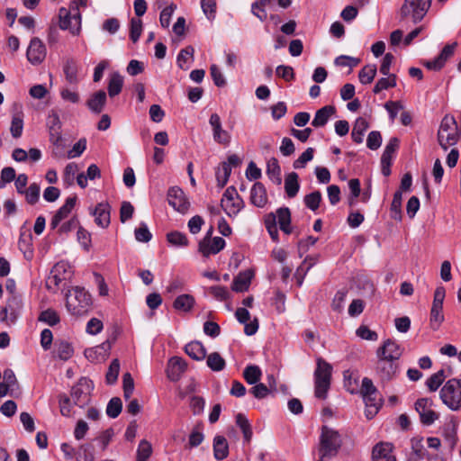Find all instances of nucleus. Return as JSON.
I'll use <instances>...</instances> for the list:
<instances>
[{
  "label": "nucleus",
  "mask_w": 461,
  "mask_h": 461,
  "mask_svg": "<svg viewBox=\"0 0 461 461\" xmlns=\"http://www.w3.org/2000/svg\"><path fill=\"white\" fill-rule=\"evenodd\" d=\"M342 446V438L338 430L326 425L321 427L319 455L321 458H331L337 456Z\"/></svg>",
  "instance_id": "f257e3e1"
},
{
  "label": "nucleus",
  "mask_w": 461,
  "mask_h": 461,
  "mask_svg": "<svg viewBox=\"0 0 461 461\" xmlns=\"http://www.w3.org/2000/svg\"><path fill=\"white\" fill-rule=\"evenodd\" d=\"M91 304L92 297L83 287L75 286L66 294L67 309L74 315H81L87 312Z\"/></svg>",
  "instance_id": "f03ea898"
},
{
  "label": "nucleus",
  "mask_w": 461,
  "mask_h": 461,
  "mask_svg": "<svg viewBox=\"0 0 461 461\" xmlns=\"http://www.w3.org/2000/svg\"><path fill=\"white\" fill-rule=\"evenodd\" d=\"M314 371V393L319 399H325L330 386L332 366L321 357L316 360Z\"/></svg>",
  "instance_id": "7ed1b4c3"
},
{
  "label": "nucleus",
  "mask_w": 461,
  "mask_h": 461,
  "mask_svg": "<svg viewBox=\"0 0 461 461\" xmlns=\"http://www.w3.org/2000/svg\"><path fill=\"white\" fill-rule=\"evenodd\" d=\"M431 5V0H404L400 15L402 20L410 18L413 23H420Z\"/></svg>",
  "instance_id": "20e7f679"
},
{
  "label": "nucleus",
  "mask_w": 461,
  "mask_h": 461,
  "mask_svg": "<svg viewBox=\"0 0 461 461\" xmlns=\"http://www.w3.org/2000/svg\"><path fill=\"white\" fill-rule=\"evenodd\" d=\"M438 141L444 150L457 143V125L453 116L447 115L442 119L438 131Z\"/></svg>",
  "instance_id": "39448f33"
},
{
  "label": "nucleus",
  "mask_w": 461,
  "mask_h": 461,
  "mask_svg": "<svg viewBox=\"0 0 461 461\" xmlns=\"http://www.w3.org/2000/svg\"><path fill=\"white\" fill-rule=\"evenodd\" d=\"M442 402L452 411L461 409V380H448L440 391Z\"/></svg>",
  "instance_id": "423d86ee"
},
{
  "label": "nucleus",
  "mask_w": 461,
  "mask_h": 461,
  "mask_svg": "<svg viewBox=\"0 0 461 461\" xmlns=\"http://www.w3.org/2000/svg\"><path fill=\"white\" fill-rule=\"evenodd\" d=\"M446 290L443 286H438L434 292L433 302L429 313V326L433 330H438L444 321L443 303Z\"/></svg>",
  "instance_id": "0eeeda50"
},
{
  "label": "nucleus",
  "mask_w": 461,
  "mask_h": 461,
  "mask_svg": "<svg viewBox=\"0 0 461 461\" xmlns=\"http://www.w3.org/2000/svg\"><path fill=\"white\" fill-rule=\"evenodd\" d=\"M221 206L229 216H233L237 215L243 208L244 202L237 194L236 189L233 186H230L223 194Z\"/></svg>",
  "instance_id": "6e6552de"
},
{
  "label": "nucleus",
  "mask_w": 461,
  "mask_h": 461,
  "mask_svg": "<svg viewBox=\"0 0 461 461\" xmlns=\"http://www.w3.org/2000/svg\"><path fill=\"white\" fill-rule=\"evenodd\" d=\"M59 26L61 30H68L73 35H78L80 33L81 15L79 12L71 15L67 8L61 7L59 10Z\"/></svg>",
  "instance_id": "1a4fd4ad"
},
{
  "label": "nucleus",
  "mask_w": 461,
  "mask_h": 461,
  "mask_svg": "<svg viewBox=\"0 0 461 461\" xmlns=\"http://www.w3.org/2000/svg\"><path fill=\"white\" fill-rule=\"evenodd\" d=\"M92 387L91 380L86 377L81 378L71 390V399L74 403L81 408L86 406L90 401Z\"/></svg>",
  "instance_id": "9d476101"
},
{
  "label": "nucleus",
  "mask_w": 461,
  "mask_h": 461,
  "mask_svg": "<svg viewBox=\"0 0 461 461\" xmlns=\"http://www.w3.org/2000/svg\"><path fill=\"white\" fill-rule=\"evenodd\" d=\"M433 401L429 398H420L415 402V410L420 415V422L425 426L433 424L439 417V414L431 409Z\"/></svg>",
  "instance_id": "9b49d317"
},
{
  "label": "nucleus",
  "mask_w": 461,
  "mask_h": 461,
  "mask_svg": "<svg viewBox=\"0 0 461 461\" xmlns=\"http://www.w3.org/2000/svg\"><path fill=\"white\" fill-rule=\"evenodd\" d=\"M47 55V50L42 41L37 37L31 40L26 51L28 61L34 66L41 64Z\"/></svg>",
  "instance_id": "f8f14e48"
},
{
  "label": "nucleus",
  "mask_w": 461,
  "mask_h": 461,
  "mask_svg": "<svg viewBox=\"0 0 461 461\" xmlns=\"http://www.w3.org/2000/svg\"><path fill=\"white\" fill-rule=\"evenodd\" d=\"M360 393L363 396L365 403L374 408V412L378 411L381 403L380 400L377 398V389L370 378H363Z\"/></svg>",
  "instance_id": "ddd939ff"
},
{
  "label": "nucleus",
  "mask_w": 461,
  "mask_h": 461,
  "mask_svg": "<svg viewBox=\"0 0 461 461\" xmlns=\"http://www.w3.org/2000/svg\"><path fill=\"white\" fill-rule=\"evenodd\" d=\"M398 365L395 361L384 357H377L375 374L383 382H388L396 376Z\"/></svg>",
  "instance_id": "4468645a"
},
{
  "label": "nucleus",
  "mask_w": 461,
  "mask_h": 461,
  "mask_svg": "<svg viewBox=\"0 0 461 461\" xmlns=\"http://www.w3.org/2000/svg\"><path fill=\"white\" fill-rule=\"evenodd\" d=\"M403 348L393 339H387L376 350L377 357L397 361L402 355Z\"/></svg>",
  "instance_id": "2eb2a0df"
},
{
  "label": "nucleus",
  "mask_w": 461,
  "mask_h": 461,
  "mask_svg": "<svg viewBox=\"0 0 461 461\" xmlns=\"http://www.w3.org/2000/svg\"><path fill=\"white\" fill-rule=\"evenodd\" d=\"M168 203L177 212L185 213L189 207V202L186 199L183 190L173 186L167 192Z\"/></svg>",
  "instance_id": "dca6fc26"
},
{
  "label": "nucleus",
  "mask_w": 461,
  "mask_h": 461,
  "mask_svg": "<svg viewBox=\"0 0 461 461\" xmlns=\"http://www.w3.org/2000/svg\"><path fill=\"white\" fill-rule=\"evenodd\" d=\"M456 47V42L447 44L438 57L432 60L425 61L424 66L429 70H440L447 60L453 56Z\"/></svg>",
  "instance_id": "f3484780"
},
{
  "label": "nucleus",
  "mask_w": 461,
  "mask_h": 461,
  "mask_svg": "<svg viewBox=\"0 0 461 461\" xmlns=\"http://www.w3.org/2000/svg\"><path fill=\"white\" fill-rule=\"evenodd\" d=\"M209 123L212 130V137L215 142L222 145H229L230 142V135L222 129L221 122L219 114L212 113L210 116Z\"/></svg>",
  "instance_id": "a211bd4d"
},
{
  "label": "nucleus",
  "mask_w": 461,
  "mask_h": 461,
  "mask_svg": "<svg viewBox=\"0 0 461 461\" xmlns=\"http://www.w3.org/2000/svg\"><path fill=\"white\" fill-rule=\"evenodd\" d=\"M90 213L95 217V222L101 228L105 229L111 222V206L108 203H99Z\"/></svg>",
  "instance_id": "6ab92c4d"
},
{
  "label": "nucleus",
  "mask_w": 461,
  "mask_h": 461,
  "mask_svg": "<svg viewBox=\"0 0 461 461\" xmlns=\"http://www.w3.org/2000/svg\"><path fill=\"white\" fill-rule=\"evenodd\" d=\"M225 247V240L221 237H214L212 240H202L199 242L198 250L203 257L215 255Z\"/></svg>",
  "instance_id": "aec40b11"
},
{
  "label": "nucleus",
  "mask_w": 461,
  "mask_h": 461,
  "mask_svg": "<svg viewBox=\"0 0 461 461\" xmlns=\"http://www.w3.org/2000/svg\"><path fill=\"white\" fill-rule=\"evenodd\" d=\"M399 147V140L395 137L391 138L386 144L381 158L382 173L387 176L391 174L390 166L393 153Z\"/></svg>",
  "instance_id": "412c9836"
},
{
  "label": "nucleus",
  "mask_w": 461,
  "mask_h": 461,
  "mask_svg": "<svg viewBox=\"0 0 461 461\" xmlns=\"http://www.w3.org/2000/svg\"><path fill=\"white\" fill-rule=\"evenodd\" d=\"M186 362L185 359L179 357H173L169 359L167 368V377L171 381H178L181 377V375L185 373L186 370Z\"/></svg>",
  "instance_id": "4be33fe9"
},
{
  "label": "nucleus",
  "mask_w": 461,
  "mask_h": 461,
  "mask_svg": "<svg viewBox=\"0 0 461 461\" xmlns=\"http://www.w3.org/2000/svg\"><path fill=\"white\" fill-rule=\"evenodd\" d=\"M393 445L390 442H379L374 446L372 450L373 461H391V458H395L392 454Z\"/></svg>",
  "instance_id": "5701e85b"
},
{
  "label": "nucleus",
  "mask_w": 461,
  "mask_h": 461,
  "mask_svg": "<svg viewBox=\"0 0 461 461\" xmlns=\"http://www.w3.org/2000/svg\"><path fill=\"white\" fill-rule=\"evenodd\" d=\"M14 114L12 117V122L10 127L11 134L14 138L17 139L22 136L23 130V113L22 110V104L15 103L14 104Z\"/></svg>",
  "instance_id": "b1692460"
},
{
  "label": "nucleus",
  "mask_w": 461,
  "mask_h": 461,
  "mask_svg": "<svg viewBox=\"0 0 461 461\" xmlns=\"http://www.w3.org/2000/svg\"><path fill=\"white\" fill-rule=\"evenodd\" d=\"M77 202V196L68 197L65 203L57 211L55 215L53 216L50 226L52 229L58 227L60 221L68 217L70 213L71 210L74 208Z\"/></svg>",
  "instance_id": "393cba45"
},
{
  "label": "nucleus",
  "mask_w": 461,
  "mask_h": 461,
  "mask_svg": "<svg viewBox=\"0 0 461 461\" xmlns=\"http://www.w3.org/2000/svg\"><path fill=\"white\" fill-rule=\"evenodd\" d=\"M250 202L257 207L263 208L267 203V190L260 182H256L250 190Z\"/></svg>",
  "instance_id": "a878e982"
},
{
  "label": "nucleus",
  "mask_w": 461,
  "mask_h": 461,
  "mask_svg": "<svg viewBox=\"0 0 461 461\" xmlns=\"http://www.w3.org/2000/svg\"><path fill=\"white\" fill-rule=\"evenodd\" d=\"M53 354L60 360L67 361L73 356L74 348L68 340L57 339L54 343Z\"/></svg>",
  "instance_id": "bb28decb"
},
{
  "label": "nucleus",
  "mask_w": 461,
  "mask_h": 461,
  "mask_svg": "<svg viewBox=\"0 0 461 461\" xmlns=\"http://www.w3.org/2000/svg\"><path fill=\"white\" fill-rule=\"evenodd\" d=\"M336 113V109L332 105H325L319 109L312 122V125L318 128L323 127L330 118Z\"/></svg>",
  "instance_id": "cd10ccee"
},
{
  "label": "nucleus",
  "mask_w": 461,
  "mask_h": 461,
  "mask_svg": "<svg viewBox=\"0 0 461 461\" xmlns=\"http://www.w3.org/2000/svg\"><path fill=\"white\" fill-rule=\"evenodd\" d=\"M213 456L221 461L229 456V444L223 436L217 435L213 438Z\"/></svg>",
  "instance_id": "c85d7f7f"
},
{
  "label": "nucleus",
  "mask_w": 461,
  "mask_h": 461,
  "mask_svg": "<svg viewBox=\"0 0 461 461\" xmlns=\"http://www.w3.org/2000/svg\"><path fill=\"white\" fill-rule=\"evenodd\" d=\"M253 273L250 270H246L240 273L233 280L231 289L235 292H244L249 287Z\"/></svg>",
  "instance_id": "c756f323"
},
{
  "label": "nucleus",
  "mask_w": 461,
  "mask_h": 461,
  "mask_svg": "<svg viewBox=\"0 0 461 461\" xmlns=\"http://www.w3.org/2000/svg\"><path fill=\"white\" fill-rule=\"evenodd\" d=\"M185 352L194 360L202 361L206 357V349L199 341H191L185 347Z\"/></svg>",
  "instance_id": "7c9ffc66"
},
{
  "label": "nucleus",
  "mask_w": 461,
  "mask_h": 461,
  "mask_svg": "<svg viewBox=\"0 0 461 461\" xmlns=\"http://www.w3.org/2000/svg\"><path fill=\"white\" fill-rule=\"evenodd\" d=\"M276 216L281 230L285 234L292 233L290 210L287 207L278 208Z\"/></svg>",
  "instance_id": "2f4dec72"
},
{
  "label": "nucleus",
  "mask_w": 461,
  "mask_h": 461,
  "mask_svg": "<svg viewBox=\"0 0 461 461\" xmlns=\"http://www.w3.org/2000/svg\"><path fill=\"white\" fill-rule=\"evenodd\" d=\"M106 103V94L104 91L100 90L95 93L87 101L86 104L90 111L95 113H100Z\"/></svg>",
  "instance_id": "473e14b6"
},
{
  "label": "nucleus",
  "mask_w": 461,
  "mask_h": 461,
  "mask_svg": "<svg viewBox=\"0 0 461 461\" xmlns=\"http://www.w3.org/2000/svg\"><path fill=\"white\" fill-rule=\"evenodd\" d=\"M77 61L73 59H68L63 65V72L66 77V80L72 85H76L78 82L77 77Z\"/></svg>",
  "instance_id": "72a5a7b5"
},
{
  "label": "nucleus",
  "mask_w": 461,
  "mask_h": 461,
  "mask_svg": "<svg viewBox=\"0 0 461 461\" xmlns=\"http://www.w3.org/2000/svg\"><path fill=\"white\" fill-rule=\"evenodd\" d=\"M267 175L269 179L276 185H279L282 183L281 168L278 160L276 158H271L267 163Z\"/></svg>",
  "instance_id": "f704fd0d"
},
{
  "label": "nucleus",
  "mask_w": 461,
  "mask_h": 461,
  "mask_svg": "<svg viewBox=\"0 0 461 461\" xmlns=\"http://www.w3.org/2000/svg\"><path fill=\"white\" fill-rule=\"evenodd\" d=\"M298 178L299 176L295 172L289 173L285 178V190L290 198L294 197L300 189Z\"/></svg>",
  "instance_id": "c9c22d12"
},
{
  "label": "nucleus",
  "mask_w": 461,
  "mask_h": 461,
  "mask_svg": "<svg viewBox=\"0 0 461 461\" xmlns=\"http://www.w3.org/2000/svg\"><path fill=\"white\" fill-rule=\"evenodd\" d=\"M368 127L369 124L365 118L359 117L356 120L351 132V137L356 143L363 142L364 134Z\"/></svg>",
  "instance_id": "e433bc0d"
},
{
  "label": "nucleus",
  "mask_w": 461,
  "mask_h": 461,
  "mask_svg": "<svg viewBox=\"0 0 461 461\" xmlns=\"http://www.w3.org/2000/svg\"><path fill=\"white\" fill-rule=\"evenodd\" d=\"M195 303L191 294H181L176 298L173 306L176 311L187 312L192 310Z\"/></svg>",
  "instance_id": "4c0bfd02"
},
{
  "label": "nucleus",
  "mask_w": 461,
  "mask_h": 461,
  "mask_svg": "<svg viewBox=\"0 0 461 461\" xmlns=\"http://www.w3.org/2000/svg\"><path fill=\"white\" fill-rule=\"evenodd\" d=\"M123 86V78L122 77L117 73L113 72L111 77L108 83V94L110 97H114L118 95Z\"/></svg>",
  "instance_id": "58836bf2"
},
{
  "label": "nucleus",
  "mask_w": 461,
  "mask_h": 461,
  "mask_svg": "<svg viewBox=\"0 0 461 461\" xmlns=\"http://www.w3.org/2000/svg\"><path fill=\"white\" fill-rule=\"evenodd\" d=\"M206 364L210 369L214 372H220L225 368L226 362L218 353L212 352L206 357Z\"/></svg>",
  "instance_id": "ea45409f"
},
{
  "label": "nucleus",
  "mask_w": 461,
  "mask_h": 461,
  "mask_svg": "<svg viewBox=\"0 0 461 461\" xmlns=\"http://www.w3.org/2000/svg\"><path fill=\"white\" fill-rule=\"evenodd\" d=\"M261 375V369L256 365H249L243 371V377L249 384H256L260 380Z\"/></svg>",
  "instance_id": "a19ab883"
},
{
  "label": "nucleus",
  "mask_w": 461,
  "mask_h": 461,
  "mask_svg": "<svg viewBox=\"0 0 461 461\" xmlns=\"http://www.w3.org/2000/svg\"><path fill=\"white\" fill-rule=\"evenodd\" d=\"M194 49L192 46L180 50L176 58V63L181 69L186 70L189 67L185 66L190 60L194 59Z\"/></svg>",
  "instance_id": "79ce46f5"
},
{
  "label": "nucleus",
  "mask_w": 461,
  "mask_h": 461,
  "mask_svg": "<svg viewBox=\"0 0 461 461\" xmlns=\"http://www.w3.org/2000/svg\"><path fill=\"white\" fill-rule=\"evenodd\" d=\"M376 65L368 64L365 66L358 73L359 81L363 85L370 84L376 75Z\"/></svg>",
  "instance_id": "37998d69"
},
{
  "label": "nucleus",
  "mask_w": 461,
  "mask_h": 461,
  "mask_svg": "<svg viewBox=\"0 0 461 461\" xmlns=\"http://www.w3.org/2000/svg\"><path fill=\"white\" fill-rule=\"evenodd\" d=\"M385 77H386L380 78L375 85L373 89L375 94H378L383 90L394 87L396 86V76L394 74H389V76Z\"/></svg>",
  "instance_id": "c03bdc74"
},
{
  "label": "nucleus",
  "mask_w": 461,
  "mask_h": 461,
  "mask_svg": "<svg viewBox=\"0 0 461 461\" xmlns=\"http://www.w3.org/2000/svg\"><path fill=\"white\" fill-rule=\"evenodd\" d=\"M402 190L396 191L393 194V198L391 203V213L392 218L395 220L402 219Z\"/></svg>",
  "instance_id": "a18cd8bd"
},
{
  "label": "nucleus",
  "mask_w": 461,
  "mask_h": 461,
  "mask_svg": "<svg viewBox=\"0 0 461 461\" xmlns=\"http://www.w3.org/2000/svg\"><path fill=\"white\" fill-rule=\"evenodd\" d=\"M236 424L241 429L244 439L249 442L252 438V429L249 420L241 413L237 414L236 416Z\"/></svg>",
  "instance_id": "49530a36"
},
{
  "label": "nucleus",
  "mask_w": 461,
  "mask_h": 461,
  "mask_svg": "<svg viewBox=\"0 0 461 461\" xmlns=\"http://www.w3.org/2000/svg\"><path fill=\"white\" fill-rule=\"evenodd\" d=\"M231 173V168L229 163H221V167L216 171V180L218 185L222 188L229 180V177Z\"/></svg>",
  "instance_id": "de8ad7c7"
},
{
  "label": "nucleus",
  "mask_w": 461,
  "mask_h": 461,
  "mask_svg": "<svg viewBox=\"0 0 461 461\" xmlns=\"http://www.w3.org/2000/svg\"><path fill=\"white\" fill-rule=\"evenodd\" d=\"M445 371L443 369L433 374L427 381L426 384L429 391H437L445 380Z\"/></svg>",
  "instance_id": "09e8293b"
},
{
  "label": "nucleus",
  "mask_w": 461,
  "mask_h": 461,
  "mask_svg": "<svg viewBox=\"0 0 461 461\" xmlns=\"http://www.w3.org/2000/svg\"><path fill=\"white\" fill-rule=\"evenodd\" d=\"M14 304H16V305L19 304V299L14 295H13L10 299H8L7 305L5 307H0V321L3 322L7 320L9 311H10L12 321H14L15 320V316L14 315V312H13Z\"/></svg>",
  "instance_id": "8fccbe9b"
},
{
  "label": "nucleus",
  "mask_w": 461,
  "mask_h": 461,
  "mask_svg": "<svg viewBox=\"0 0 461 461\" xmlns=\"http://www.w3.org/2000/svg\"><path fill=\"white\" fill-rule=\"evenodd\" d=\"M38 320L50 326L58 324L60 321L59 314L52 309H47L40 314Z\"/></svg>",
  "instance_id": "3c124183"
},
{
  "label": "nucleus",
  "mask_w": 461,
  "mask_h": 461,
  "mask_svg": "<svg viewBox=\"0 0 461 461\" xmlns=\"http://www.w3.org/2000/svg\"><path fill=\"white\" fill-rule=\"evenodd\" d=\"M151 453V444L145 439L141 440L138 446L136 461H147L149 458Z\"/></svg>",
  "instance_id": "603ef678"
},
{
  "label": "nucleus",
  "mask_w": 461,
  "mask_h": 461,
  "mask_svg": "<svg viewBox=\"0 0 461 461\" xmlns=\"http://www.w3.org/2000/svg\"><path fill=\"white\" fill-rule=\"evenodd\" d=\"M167 241L176 247H186L188 245V240L185 234L179 231H171L167 235Z\"/></svg>",
  "instance_id": "864d4df0"
},
{
  "label": "nucleus",
  "mask_w": 461,
  "mask_h": 461,
  "mask_svg": "<svg viewBox=\"0 0 461 461\" xmlns=\"http://www.w3.org/2000/svg\"><path fill=\"white\" fill-rule=\"evenodd\" d=\"M321 201V194L320 191H314L304 196L303 202L307 208L312 211H316Z\"/></svg>",
  "instance_id": "5fc2aeb1"
},
{
  "label": "nucleus",
  "mask_w": 461,
  "mask_h": 461,
  "mask_svg": "<svg viewBox=\"0 0 461 461\" xmlns=\"http://www.w3.org/2000/svg\"><path fill=\"white\" fill-rule=\"evenodd\" d=\"M122 403L120 398L113 397L110 400L106 407V414L110 418H116L122 411Z\"/></svg>",
  "instance_id": "6e6d98bb"
},
{
  "label": "nucleus",
  "mask_w": 461,
  "mask_h": 461,
  "mask_svg": "<svg viewBox=\"0 0 461 461\" xmlns=\"http://www.w3.org/2000/svg\"><path fill=\"white\" fill-rule=\"evenodd\" d=\"M53 273H57L61 276V278L69 279L73 275L71 266L66 261L58 262L53 267Z\"/></svg>",
  "instance_id": "4d7b16f0"
},
{
  "label": "nucleus",
  "mask_w": 461,
  "mask_h": 461,
  "mask_svg": "<svg viewBox=\"0 0 461 461\" xmlns=\"http://www.w3.org/2000/svg\"><path fill=\"white\" fill-rule=\"evenodd\" d=\"M40 192H41L40 185L36 183H32L25 190V192H23V194L25 195V199L30 204H34L39 201Z\"/></svg>",
  "instance_id": "13d9d810"
},
{
  "label": "nucleus",
  "mask_w": 461,
  "mask_h": 461,
  "mask_svg": "<svg viewBox=\"0 0 461 461\" xmlns=\"http://www.w3.org/2000/svg\"><path fill=\"white\" fill-rule=\"evenodd\" d=\"M270 3V0H258L251 5L252 14L257 16L260 21H264L267 18V13L265 6Z\"/></svg>",
  "instance_id": "bf43d9fd"
},
{
  "label": "nucleus",
  "mask_w": 461,
  "mask_h": 461,
  "mask_svg": "<svg viewBox=\"0 0 461 461\" xmlns=\"http://www.w3.org/2000/svg\"><path fill=\"white\" fill-rule=\"evenodd\" d=\"M120 371V363L118 359H113L108 368L105 378L109 384H113L117 381Z\"/></svg>",
  "instance_id": "052dcab7"
},
{
  "label": "nucleus",
  "mask_w": 461,
  "mask_h": 461,
  "mask_svg": "<svg viewBox=\"0 0 461 461\" xmlns=\"http://www.w3.org/2000/svg\"><path fill=\"white\" fill-rule=\"evenodd\" d=\"M314 149L308 148L303 154L294 161L293 167L295 169L303 168L306 164L313 158Z\"/></svg>",
  "instance_id": "680f3d73"
},
{
  "label": "nucleus",
  "mask_w": 461,
  "mask_h": 461,
  "mask_svg": "<svg viewBox=\"0 0 461 461\" xmlns=\"http://www.w3.org/2000/svg\"><path fill=\"white\" fill-rule=\"evenodd\" d=\"M142 32V22L139 18L131 20L130 38L135 43L140 39Z\"/></svg>",
  "instance_id": "e2e57ef3"
},
{
  "label": "nucleus",
  "mask_w": 461,
  "mask_h": 461,
  "mask_svg": "<svg viewBox=\"0 0 461 461\" xmlns=\"http://www.w3.org/2000/svg\"><path fill=\"white\" fill-rule=\"evenodd\" d=\"M176 9V5L175 4H171L161 11L159 22L162 27L167 28L169 26L171 17Z\"/></svg>",
  "instance_id": "0e129e2a"
},
{
  "label": "nucleus",
  "mask_w": 461,
  "mask_h": 461,
  "mask_svg": "<svg viewBox=\"0 0 461 461\" xmlns=\"http://www.w3.org/2000/svg\"><path fill=\"white\" fill-rule=\"evenodd\" d=\"M134 235L135 239L139 242H149L152 238V234L149 230L147 224L144 222H141L140 227L135 229Z\"/></svg>",
  "instance_id": "69168bd1"
},
{
  "label": "nucleus",
  "mask_w": 461,
  "mask_h": 461,
  "mask_svg": "<svg viewBox=\"0 0 461 461\" xmlns=\"http://www.w3.org/2000/svg\"><path fill=\"white\" fill-rule=\"evenodd\" d=\"M205 406V401L203 397L193 396L190 399L189 407L193 411L194 415H200L203 413Z\"/></svg>",
  "instance_id": "338daca9"
},
{
  "label": "nucleus",
  "mask_w": 461,
  "mask_h": 461,
  "mask_svg": "<svg viewBox=\"0 0 461 461\" xmlns=\"http://www.w3.org/2000/svg\"><path fill=\"white\" fill-rule=\"evenodd\" d=\"M356 334L366 340L375 341L378 339L377 333L365 325L359 326L356 330Z\"/></svg>",
  "instance_id": "774afa93"
}]
</instances>
